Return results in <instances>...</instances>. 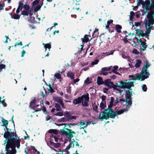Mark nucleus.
<instances>
[{
	"instance_id": "obj_59",
	"label": "nucleus",
	"mask_w": 154,
	"mask_h": 154,
	"mask_svg": "<svg viewBox=\"0 0 154 154\" xmlns=\"http://www.w3.org/2000/svg\"><path fill=\"white\" fill-rule=\"evenodd\" d=\"M89 78H87L86 80L85 81V84H89L90 82H89Z\"/></svg>"
},
{
	"instance_id": "obj_57",
	"label": "nucleus",
	"mask_w": 154,
	"mask_h": 154,
	"mask_svg": "<svg viewBox=\"0 0 154 154\" xmlns=\"http://www.w3.org/2000/svg\"><path fill=\"white\" fill-rule=\"evenodd\" d=\"M42 111L43 112L44 114H46L47 113V110L46 107L44 106L42 109Z\"/></svg>"
},
{
	"instance_id": "obj_33",
	"label": "nucleus",
	"mask_w": 154,
	"mask_h": 154,
	"mask_svg": "<svg viewBox=\"0 0 154 154\" xmlns=\"http://www.w3.org/2000/svg\"><path fill=\"white\" fill-rule=\"evenodd\" d=\"M106 106V102H105V103H103L101 102L100 104V110H102L104 109V108Z\"/></svg>"
},
{
	"instance_id": "obj_4",
	"label": "nucleus",
	"mask_w": 154,
	"mask_h": 154,
	"mask_svg": "<svg viewBox=\"0 0 154 154\" xmlns=\"http://www.w3.org/2000/svg\"><path fill=\"white\" fill-rule=\"evenodd\" d=\"M89 100V94L87 93L85 95H82L81 97H79L77 98L74 99L73 101V103L75 104H77L82 103L83 106L87 107L88 106V103Z\"/></svg>"
},
{
	"instance_id": "obj_40",
	"label": "nucleus",
	"mask_w": 154,
	"mask_h": 154,
	"mask_svg": "<svg viewBox=\"0 0 154 154\" xmlns=\"http://www.w3.org/2000/svg\"><path fill=\"white\" fill-rule=\"evenodd\" d=\"M24 4L21 2H19V5L18 6V8L20 9V11H22V8H23Z\"/></svg>"
},
{
	"instance_id": "obj_32",
	"label": "nucleus",
	"mask_w": 154,
	"mask_h": 154,
	"mask_svg": "<svg viewBox=\"0 0 154 154\" xmlns=\"http://www.w3.org/2000/svg\"><path fill=\"white\" fill-rule=\"evenodd\" d=\"M66 119H68V121L69 120H72V119H76V116H71L70 115L67 117H66Z\"/></svg>"
},
{
	"instance_id": "obj_18",
	"label": "nucleus",
	"mask_w": 154,
	"mask_h": 154,
	"mask_svg": "<svg viewBox=\"0 0 154 154\" xmlns=\"http://www.w3.org/2000/svg\"><path fill=\"white\" fill-rule=\"evenodd\" d=\"M42 45H44V47L45 49V51L47 50V48L48 49L49 51H50V49L51 47V42L46 44L43 43Z\"/></svg>"
},
{
	"instance_id": "obj_54",
	"label": "nucleus",
	"mask_w": 154,
	"mask_h": 154,
	"mask_svg": "<svg viewBox=\"0 0 154 154\" xmlns=\"http://www.w3.org/2000/svg\"><path fill=\"white\" fill-rule=\"evenodd\" d=\"M118 66H113V69H112V71L114 72V71H116L118 69Z\"/></svg>"
},
{
	"instance_id": "obj_12",
	"label": "nucleus",
	"mask_w": 154,
	"mask_h": 154,
	"mask_svg": "<svg viewBox=\"0 0 154 154\" xmlns=\"http://www.w3.org/2000/svg\"><path fill=\"white\" fill-rule=\"evenodd\" d=\"M109 108H108V109H105L103 111H102L100 113L98 118L101 121H103L104 119H103L104 116H106L107 115L108 112L109 111Z\"/></svg>"
},
{
	"instance_id": "obj_9",
	"label": "nucleus",
	"mask_w": 154,
	"mask_h": 154,
	"mask_svg": "<svg viewBox=\"0 0 154 154\" xmlns=\"http://www.w3.org/2000/svg\"><path fill=\"white\" fill-rule=\"evenodd\" d=\"M23 8L25 9L23 10L21 13V14L24 16H28L29 15L31 17L32 15V9L30 8L29 5L24 4Z\"/></svg>"
},
{
	"instance_id": "obj_3",
	"label": "nucleus",
	"mask_w": 154,
	"mask_h": 154,
	"mask_svg": "<svg viewBox=\"0 0 154 154\" xmlns=\"http://www.w3.org/2000/svg\"><path fill=\"white\" fill-rule=\"evenodd\" d=\"M17 139H5V143L4 144H6V142L7 144L6 145V150L7 151L8 150H11L10 148L12 149L16 147L19 149L20 146V143L21 140L18 137Z\"/></svg>"
},
{
	"instance_id": "obj_16",
	"label": "nucleus",
	"mask_w": 154,
	"mask_h": 154,
	"mask_svg": "<svg viewBox=\"0 0 154 154\" xmlns=\"http://www.w3.org/2000/svg\"><path fill=\"white\" fill-rule=\"evenodd\" d=\"M88 36L90 37V35H88L86 34L84 35L83 38H82L81 40H82V42L83 43H87L88 42L89 40V38H88Z\"/></svg>"
},
{
	"instance_id": "obj_34",
	"label": "nucleus",
	"mask_w": 154,
	"mask_h": 154,
	"mask_svg": "<svg viewBox=\"0 0 154 154\" xmlns=\"http://www.w3.org/2000/svg\"><path fill=\"white\" fill-rule=\"evenodd\" d=\"M42 5H37L35 8L34 11L35 12H37L38 11L40 10L41 7Z\"/></svg>"
},
{
	"instance_id": "obj_52",
	"label": "nucleus",
	"mask_w": 154,
	"mask_h": 154,
	"mask_svg": "<svg viewBox=\"0 0 154 154\" xmlns=\"http://www.w3.org/2000/svg\"><path fill=\"white\" fill-rule=\"evenodd\" d=\"M133 52L135 54H140L139 52L136 49H134L133 51Z\"/></svg>"
},
{
	"instance_id": "obj_46",
	"label": "nucleus",
	"mask_w": 154,
	"mask_h": 154,
	"mask_svg": "<svg viewBox=\"0 0 154 154\" xmlns=\"http://www.w3.org/2000/svg\"><path fill=\"white\" fill-rule=\"evenodd\" d=\"M142 89L143 91H146L147 89V87L146 85L144 84L142 85Z\"/></svg>"
},
{
	"instance_id": "obj_15",
	"label": "nucleus",
	"mask_w": 154,
	"mask_h": 154,
	"mask_svg": "<svg viewBox=\"0 0 154 154\" xmlns=\"http://www.w3.org/2000/svg\"><path fill=\"white\" fill-rule=\"evenodd\" d=\"M28 151L31 153L32 152L34 153L35 154H40V152L38 151L35 147L32 146L29 148L28 150Z\"/></svg>"
},
{
	"instance_id": "obj_30",
	"label": "nucleus",
	"mask_w": 154,
	"mask_h": 154,
	"mask_svg": "<svg viewBox=\"0 0 154 154\" xmlns=\"http://www.w3.org/2000/svg\"><path fill=\"white\" fill-rule=\"evenodd\" d=\"M55 107L56 108V110L57 111H60L62 110L60 105L58 103H55Z\"/></svg>"
},
{
	"instance_id": "obj_19",
	"label": "nucleus",
	"mask_w": 154,
	"mask_h": 154,
	"mask_svg": "<svg viewBox=\"0 0 154 154\" xmlns=\"http://www.w3.org/2000/svg\"><path fill=\"white\" fill-rule=\"evenodd\" d=\"M15 148H14L8 150L6 152L5 154H15L17 152Z\"/></svg>"
},
{
	"instance_id": "obj_38",
	"label": "nucleus",
	"mask_w": 154,
	"mask_h": 154,
	"mask_svg": "<svg viewBox=\"0 0 154 154\" xmlns=\"http://www.w3.org/2000/svg\"><path fill=\"white\" fill-rule=\"evenodd\" d=\"M5 5V3L2 1L0 2V12H1L2 10H3V7Z\"/></svg>"
},
{
	"instance_id": "obj_37",
	"label": "nucleus",
	"mask_w": 154,
	"mask_h": 154,
	"mask_svg": "<svg viewBox=\"0 0 154 154\" xmlns=\"http://www.w3.org/2000/svg\"><path fill=\"white\" fill-rule=\"evenodd\" d=\"M135 15L133 11H131L130 12V20H132L134 18V17Z\"/></svg>"
},
{
	"instance_id": "obj_58",
	"label": "nucleus",
	"mask_w": 154,
	"mask_h": 154,
	"mask_svg": "<svg viewBox=\"0 0 154 154\" xmlns=\"http://www.w3.org/2000/svg\"><path fill=\"white\" fill-rule=\"evenodd\" d=\"M80 125H84L85 124V122L83 120H81L80 122Z\"/></svg>"
},
{
	"instance_id": "obj_47",
	"label": "nucleus",
	"mask_w": 154,
	"mask_h": 154,
	"mask_svg": "<svg viewBox=\"0 0 154 154\" xmlns=\"http://www.w3.org/2000/svg\"><path fill=\"white\" fill-rule=\"evenodd\" d=\"M70 147H70L69 146H68L65 149V151H63L64 152H65V153L64 154H69V152L68 151V150L69 149Z\"/></svg>"
},
{
	"instance_id": "obj_13",
	"label": "nucleus",
	"mask_w": 154,
	"mask_h": 154,
	"mask_svg": "<svg viewBox=\"0 0 154 154\" xmlns=\"http://www.w3.org/2000/svg\"><path fill=\"white\" fill-rule=\"evenodd\" d=\"M125 98L126 100V103L127 105H131L132 104V101L131 95L125 94Z\"/></svg>"
},
{
	"instance_id": "obj_27",
	"label": "nucleus",
	"mask_w": 154,
	"mask_h": 154,
	"mask_svg": "<svg viewBox=\"0 0 154 154\" xmlns=\"http://www.w3.org/2000/svg\"><path fill=\"white\" fill-rule=\"evenodd\" d=\"M114 101V98L113 97H111V100L109 104L108 105V107L109 108V109H112V106L114 105H113V102Z\"/></svg>"
},
{
	"instance_id": "obj_55",
	"label": "nucleus",
	"mask_w": 154,
	"mask_h": 154,
	"mask_svg": "<svg viewBox=\"0 0 154 154\" xmlns=\"http://www.w3.org/2000/svg\"><path fill=\"white\" fill-rule=\"evenodd\" d=\"M48 90L49 92L51 93H52L54 92V91L52 87H50V88L48 89Z\"/></svg>"
},
{
	"instance_id": "obj_14",
	"label": "nucleus",
	"mask_w": 154,
	"mask_h": 154,
	"mask_svg": "<svg viewBox=\"0 0 154 154\" xmlns=\"http://www.w3.org/2000/svg\"><path fill=\"white\" fill-rule=\"evenodd\" d=\"M139 1L137 2V5H140V4L142 5L143 8L144 10H145V11H144V12H146L147 11V8H146L145 2L146 0L145 1H143V0H137V1Z\"/></svg>"
},
{
	"instance_id": "obj_10",
	"label": "nucleus",
	"mask_w": 154,
	"mask_h": 154,
	"mask_svg": "<svg viewBox=\"0 0 154 154\" xmlns=\"http://www.w3.org/2000/svg\"><path fill=\"white\" fill-rule=\"evenodd\" d=\"M116 111H114L112 109H109V111L107 113V115L104 116L103 118L106 120L108 119L109 118L114 119L116 116Z\"/></svg>"
},
{
	"instance_id": "obj_11",
	"label": "nucleus",
	"mask_w": 154,
	"mask_h": 154,
	"mask_svg": "<svg viewBox=\"0 0 154 154\" xmlns=\"http://www.w3.org/2000/svg\"><path fill=\"white\" fill-rule=\"evenodd\" d=\"M111 79H109L105 80L103 81V84L109 88H112L114 89L116 87V85L114 84L113 82H111Z\"/></svg>"
},
{
	"instance_id": "obj_45",
	"label": "nucleus",
	"mask_w": 154,
	"mask_h": 154,
	"mask_svg": "<svg viewBox=\"0 0 154 154\" xmlns=\"http://www.w3.org/2000/svg\"><path fill=\"white\" fill-rule=\"evenodd\" d=\"M93 110L95 111L96 113L99 112V111L97 110L98 106H97L95 105L94 106H92Z\"/></svg>"
},
{
	"instance_id": "obj_29",
	"label": "nucleus",
	"mask_w": 154,
	"mask_h": 154,
	"mask_svg": "<svg viewBox=\"0 0 154 154\" xmlns=\"http://www.w3.org/2000/svg\"><path fill=\"white\" fill-rule=\"evenodd\" d=\"M48 133L51 134H58L57 131L56 129H50L48 131Z\"/></svg>"
},
{
	"instance_id": "obj_5",
	"label": "nucleus",
	"mask_w": 154,
	"mask_h": 154,
	"mask_svg": "<svg viewBox=\"0 0 154 154\" xmlns=\"http://www.w3.org/2000/svg\"><path fill=\"white\" fill-rule=\"evenodd\" d=\"M146 0V5L147 8V11H150L148 12L147 16L151 18L154 19V0Z\"/></svg>"
},
{
	"instance_id": "obj_48",
	"label": "nucleus",
	"mask_w": 154,
	"mask_h": 154,
	"mask_svg": "<svg viewBox=\"0 0 154 154\" xmlns=\"http://www.w3.org/2000/svg\"><path fill=\"white\" fill-rule=\"evenodd\" d=\"M40 1V0H35L34 1L32 2V5L33 6L38 5Z\"/></svg>"
},
{
	"instance_id": "obj_42",
	"label": "nucleus",
	"mask_w": 154,
	"mask_h": 154,
	"mask_svg": "<svg viewBox=\"0 0 154 154\" xmlns=\"http://www.w3.org/2000/svg\"><path fill=\"white\" fill-rule=\"evenodd\" d=\"M116 116L119 115H121L122 113H123L124 112L123 109H120V110H118L116 111Z\"/></svg>"
},
{
	"instance_id": "obj_2",
	"label": "nucleus",
	"mask_w": 154,
	"mask_h": 154,
	"mask_svg": "<svg viewBox=\"0 0 154 154\" xmlns=\"http://www.w3.org/2000/svg\"><path fill=\"white\" fill-rule=\"evenodd\" d=\"M147 20H146L145 26L146 28V32L144 33L140 29H137L136 30V34L139 36L142 37L149 36L152 28V25L154 24V19L151 18L147 16Z\"/></svg>"
},
{
	"instance_id": "obj_22",
	"label": "nucleus",
	"mask_w": 154,
	"mask_h": 154,
	"mask_svg": "<svg viewBox=\"0 0 154 154\" xmlns=\"http://www.w3.org/2000/svg\"><path fill=\"white\" fill-rule=\"evenodd\" d=\"M97 83L98 85H100L103 84V81L102 78L100 76H98L97 80Z\"/></svg>"
},
{
	"instance_id": "obj_31",
	"label": "nucleus",
	"mask_w": 154,
	"mask_h": 154,
	"mask_svg": "<svg viewBox=\"0 0 154 154\" xmlns=\"http://www.w3.org/2000/svg\"><path fill=\"white\" fill-rule=\"evenodd\" d=\"M74 74L72 72H68L67 74V76L70 78L72 79H74Z\"/></svg>"
},
{
	"instance_id": "obj_35",
	"label": "nucleus",
	"mask_w": 154,
	"mask_h": 154,
	"mask_svg": "<svg viewBox=\"0 0 154 154\" xmlns=\"http://www.w3.org/2000/svg\"><path fill=\"white\" fill-rule=\"evenodd\" d=\"M43 90L44 91H42L41 94V95H42L43 98H44L45 95H47L48 94V93L47 92L45 88H44Z\"/></svg>"
},
{
	"instance_id": "obj_39",
	"label": "nucleus",
	"mask_w": 154,
	"mask_h": 154,
	"mask_svg": "<svg viewBox=\"0 0 154 154\" xmlns=\"http://www.w3.org/2000/svg\"><path fill=\"white\" fill-rule=\"evenodd\" d=\"M54 77L57 79H62V78L60 75V74L59 73H55L54 75Z\"/></svg>"
},
{
	"instance_id": "obj_56",
	"label": "nucleus",
	"mask_w": 154,
	"mask_h": 154,
	"mask_svg": "<svg viewBox=\"0 0 154 154\" xmlns=\"http://www.w3.org/2000/svg\"><path fill=\"white\" fill-rule=\"evenodd\" d=\"M0 103H2L4 106L6 107L7 106V104L4 100H2L0 102Z\"/></svg>"
},
{
	"instance_id": "obj_21",
	"label": "nucleus",
	"mask_w": 154,
	"mask_h": 154,
	"mask_svg": "<svg viewBox=\"0 0 154 154\" xmlns=\"http://www.w3.org/2000/svg\"><path fill=\"white\" fill-rule=\"evenodd\" d=\"M36 101L35 100L33 99L30 103L29 107L31 109H35V105L36 103Z\"/></svg>"
},
{
	"instance_id": "obj_17",
	"label": "nucleus",
	"mask_w": 154,
	"mask_h": 154,
	"mask_svg": "<svg viewBox=\"0 0 154 154\" xmlns=\"http://www.w3.org/2000/svg\"><path fill=\"white\" fill-rule=\"evenodd\" d=\"M140 45L142 47H140L139 49L140 51H141L146 50L147 46L146 45V43L145 42H143L141 43Z\"/></svg>"
},
{
	"instance_id": "obj_1",
	"label": "nucleus",
	"mask_w": 154,
	"mask_h": 154,
	"mask_svg": "<svg viewBox=\"0 0 154 154\" xmlns=\"http://www.w3.org/2000/svg\"><path fill=\"white\" fill-rule=\"evenodd\" d=\"M144 62L145 64L143 65L140 74L136 76L133 75H129V77L132 78L129 80V81L138 80L142 81L149 77L150 73L148 69L150 66V65L149 64L148 61L146 59L145 60Z\"/></svg>"
},
{
	"instance_id": "obj_7",
	"label": "nucleus",
	"mask_w": 154,
	"mask_h": 154,
	"mask_svg": "<svg viewBox=\"0 0 154 154\" xmlns=\"http://www.w3.org/2000/svg\"><path fill=\"white\" fill-rule=\"evenodd\" d=\"M127 81V80H126L121 81L119 82L120 85H116L115 88H117L118 87L122 89L129 88V89H131V88L134 86V82H126Z\"/></svg>"
},
{
	"instance_id": "obj_24",
	"label": "nucleus",
	"mask_w": 154,
	"mask_h": 154,
	"mask_svg": "<svg viewBox=\"0 0 154 154\" xmlns=\"http://www.w3.org/2000/svg\"><path fill=\"white\" fill-rule=\"evenodd\" d=\"M122 26L119 24H116L115 25V29L116 32L119 33L121 32V29H122Z\"/></svg>"
},
{
	"instance_id": "obj_49",
	"label": "nucleus",
	"mask_w": 154,
	"mask_h": 154,
	"mask_svg": "<svg viewBox=\"0 0 154 154\" xmlns=\"http://www.w3.org/2000/svg\"><path fill=\"white\" fill-rule=\"evenodd\" d=\"M108 72H103L101 71L99 73V74L100 75H106L108 74Z\"/></svg>"
},
{
	"instance_id": "obj_20",
	"label": "nucleus",
	"mask_w": 154,
	"mask_h": 154,
	"mask_svg": "<svg viewBox=\"0 0 154 154\" xmlns=\"http://www.w3.org/2000/svg\"><path fill=\"white\" fill-rule=\"evenodd\" d=\"M2 122L3 124L2 125V126L5 127V128L8 126V121L5 119L3 118L2 117Z\"/></svg>"
},
{
	"instance_id": "obj_26",
	"label": "nucleus",
	"mask_w": 154,
	"mask_h": 154,
	"mask_svg": "<svg viewBox=\"0 0 154 154\" xmlns=\"http://www.w3.org/2000/svg\"><path fill=\"white\" fill-rule=\"evenodd\" d=\"M142 63V61L140 60H136V63L135 64L134 66L137 68L139 67Z\"/></svg>"
},
{
	"instance_id": "obj_62",
	"label": "nucleus",
	"mask_w": 154,
	"mask_h": 154,
	"mask_svg": "<svg viewBox=\"0 0 154 154\" xmlns=\"http://www.w3.org/2000/svg\"><path fill=\"white\" fill-rule=\"evenodd\" d=\"M113 22V20H109L107 22V24L110 25Z\"/></svg>"
},
{
	"instance_id": "obj_51",
	"label": "nucleus",
	"mask_w": 154,
	"mask_h": 154,
	"mask_svg": "<svg viewBox=\"0 0 154 154\" xmlns=\"http://www.w3.org/2000/svg\"><path fill=\"white\" fill-rule=\"evenodd\" d=\"M6 68V65L3 64H0V70H2V69H5Z\"/></svg>"
},
{
	"instance_id": "obj_28",
	"label": "nucleus",
	"mask_w": 154,
	"mask_h": 154,
	"mask_svg": "<svg viewBox=\"0 0 154 154\" xmlns=\"http://www.w3.org/2000/svg\"><path fill=\"white\" fill-rule=\"evenodd\" d=\"M20 15L16 13H14L13 16L11 15V17L12 18L18 20L20 19Z\"/></svg>"
},
{
	"instance_id": "obj_50",
	"label": "nucleus",
	"mask_w": 154,
	"mask_h": 154,
	"mask_svg": "<svg viewBox=\"0 0 154 154\" xmlns=\"http://www.w3.org/2000/svg\"><path fill=\"white\" fill-rule=\"evenodd\" d=\"M23 45V44H22V42L21 41H20L19 42H16L15 43V45H14V46L15 47H16L17 46V45Z\"/></svg>"
},
{
	"instance_id": "obj_23",
	"label": "nucleus",
	"mask_w": 154,
	"mask_h": 154,
	"mask_svg": "<svg viewBox=\"0 0 154 154\" xmlns=\"http://www.w3.org/2000/svg\"><path fill=\"white\" fill-rule=\"evenodd\" d=\"M99 29L97 28H95V30L94 31L93 33L92 37V38L90 40V41L93 38L97 37L98 36L99 32H98Z\"/></svg>"
},
{
	"instance_id": "obj_63",
	"label": "nucleus",
	"mask_w": 154,
	"mask_h": 154,
	"mask_svg": "<svg viewBox=\"0 0 154 154\" xmlns=\"http://www.w3.org/2000/svg\"><path fill=\"white\" fill-rule=\"evenodd\" d=\"M107 67H105L102 68L101 69V71L102 72H104V71H107Z\"/></svg>"
},
{
	"instance_id": "obj_44",
	"label": "nucleus",
	"mask_w": 154,
	"mask_h": 154,
	"mask_svg": "<svg viewBox=\"0 0 154 154\" xmlns=\"http://www.w3.org/2000/svg\"><path fill=\"white\" fill-rule=\"evenodd\" d=\"M128 90L126 91V94L131 95L132 94V89L131 88L130 89H129V88H127Z\"/></svg>"
},
{
	"instance_id": "obj_43",
	"label": "nucleus",
	"mask_w": 154,
	"mask_h": 154,
	"mask_svg": "<svg viewBox=\"0 0 154 154\" xmlns=\"http://www.w3.org/2000/svg\"><path fill=\"white\" fill-rule=\"evenodd\" d=\"M63 111L62 110V112H58L56 113H55L54 114V115L59 116H62L63 115Z\"/></svg>"
},
{
	"instance_id": "obj_53",
	"label": "nucleus",
	"mask_w": 154,
	"mask_h": 154,
	"mask_svg": "<svg viewBox=\"0 0 154 154\" xmlns=\"http://www.w3.org/2000/svg\"><path fill=\"white\" fill-rule=\"evenodd\" d=\"M99 60H98L96 59L95 60L92 62V65H94L97 64L99 62Z\"/></svg>"
},
{
	"instance_id": "obj_25",
	"label": "nucleus",
	"mask_w": 154,
	"mask_h": 154,
	"mask_svg": "<svg viewBox=\"0 0 154 154\" xmlns=\"http://www.w3.org/2000/svg\"><path fill=\"white\" fill-rule=\"evenodd\" d=\"M53 99L54 101L59 103H60L63 100V99L57 96L54 97Z\"/></svg>"
},
{
	"instance_id": "obj_36",
	"label": "nucleus",
	"mask_w": 154,
	"mask_h": 154,
	"mask_svg": "<svg viewBox=\"0 0 154 154\" xmlns=\"http://www.w3.org/2000/svg\"><path fill=\"white\" fill-rule=\"evenodd\" d=\"M57 121L59 122H65L68 121V119H66V118L63 117L61 118L60 119H58Z\"/></svg>"
},
{
	"instance_id": "obj_60",
	"label": "nucleus",
	"mask_w": 154,
	"mask_h": 154,
	"mask_svg": "<svg viewBox=\"0 0 154 154\" xmlns=\"http://www.w3.org/2000/svg\"><path fill=\"white\" fill-rule=\"evenodd\" d=\"M101 98L102 101H104L105 100L106 98V96L103 95L101 97Z\"/></svg>"
},
{
	"instance_id": "obj_61",
	"label": "nucleus",
	"mask_w": 154,
	"mask_h": 154,
	"mask_svg": "<svg viewBox=\"0 0 154 154\" xmlns=\"http://www.w3.org/2000/svg\"><path fill=\"white\" fill-rule=\"evenodd\" d=\"M60 103L61 105L63 108L65 109V107L64 106V103L63 102V100Z\"/></svg>"
},
{
	"instance_id": "obj_64",
	"label": "nucleus",
	"mask_w": 154,
	"mask_h": 154,
	"mask_svg": "<svg viewBox=\"0 0 154 154\" xmlns=\"http://www.w3.org/2000/svg\"><path fill=\"white\" fill-rule=\"evenodd\" d=\"M26 51L24 50H23L22 51V53H21V57H23L24 55L26 54Z\"/></svg>"
},
{
	"instance_id": "obj_8",
	"label": "nucleus",
	"mask_w": 154,
	"mask_h": 154,
	"mask_svg": "<svg viewBox=\"0 0 154 154\" xmlns=\"http://www.w3.org/2000/svg\"><path fill=\"white\" fill-rule=\"evenodd\" d=\"M64 128V129H60V132L63 135H65L71 141V139L74 137L73 134H75V132L70 129L65 128Z\"/></svg>"
},
{
	"instance_id": "obj_6",
	"label": "nucleus",
	"mask_w": 154,
	"mask_h": 154,
	"mask_svg": "<svg viewBox=\"0 0 154 154\" xmlns=\"http://www.w3.org/2000/svg\"><path fill=\"white\" fill-rule=\"evenodd\" d=\"M4 130L5 132L3 136L5 139L11 138L17 139V135L16 131L12 132L11 130L8 128L7 127L5 128ZM14 131H15V129Z\"/></svg>"
},
{
	"instance_id": "obj_41",
	"label": "nucleus",
	"mask_w": 154,
	"mask_h": 154,
	"mask_svg": "<svg viewBox=\"0 0 154 154\" xmlns=\"http://www.w3.org/2000/svg\"><path fill=\"white\" fill-rule=\"evenodd\" d=\"M114 90H116L117 91L119 92L120 93V95L122 97H123V95L122 94V92L123 91V90L120 89H119L118 88H114L113 89Z\"/></svg>"
}]
</instances>
